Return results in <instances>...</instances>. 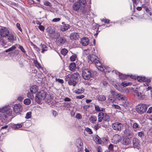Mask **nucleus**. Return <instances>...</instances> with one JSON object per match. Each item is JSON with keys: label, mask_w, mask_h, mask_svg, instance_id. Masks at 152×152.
<instances>
[{"label": "nucleus", "mask_w": 152, "mask_h": 152, "mask_svg": "<svg viewBox=\"0 0 152 152\" xmlns=\"http://www.w3.org/2000/svg\"><path fill=\"white\" fill-rule=\"evenodd\" d=\"M0 35L3 37H7L8 41L10 42H12L15 40L14 35L10 33L9 30L6 27H1L0 29Z\"/></svg>", "instance_id": "f257e3e1"}, {"label": "nucleus", "mask_w": 152, "mask_h": 152, "mask_svg": "<svg viewBox=\"0 0 152 152\" xmlns=\"http://www.w3.org/2000/svg\"><path fill=\"white\" fill-rule=\"evenodd\" d=\"M46 94L45 92L43 90H42L37 93L35 97L36 101L38 103H40L42 100H44L45 99L46 96Z\"/></svg>", "instance_id": "f03ea898"}, {"label": "nucleus", "mask_w": 152, "mask_h": 152, "mask_svg": "<svg viewBox=\"0 0 152 152\" xmlns=\"http://www.w3.org/2000/svg\"><path fill=\"white\" fill-rule=\"evenodd\" d=\"M82 76L85 80H89L91 76V71L88 69H84L83 70Z\"/></svg>", "instance_id": "7ed1b4c3"}, {"label": "nucleus", "mask_w": 152, "mask_h": 152, "mask_svg": "<svg viewBox=\"0 0 152 152\" xmlns=\"http://www.w3.org/2000/svg\"><path fill=\"white\" fill-rule=\"evenodd\" d=\"M147 107L145 104H140L137 106L136 110L139 113L142 114L147 110Z\"/></svg>", "instance_id": "20e7f679"}, {"label": "nucleus", "mask_w": 152, "mask_h": 152, "mask_svg": "<svg viewBox=\"0 0 152 152\" xmlns=\"http://www.w3.org/2000/svg\"><path fill=\"white\" fill-rule=\"evenodd\" d=\"M72 91L73 92L79 94L83 93L84 91V89L80 85L76 86L75 87L72 89Z\"/></svg>", "instance_id": "39448f33"}, {"label": "nucleus", "mask_w": 152, "mask_h": 152, "mask_svg": "<svg viewBox=\"0 0 152 152\" xmlns=\"http://www.w3.org/2000/svg\"><path fill=\"white\" fill-rule=\"evenodd\" d=\"M112 127L115 130L121 131L123 129L124 126L123 124L121 123L116 122L113 124Z\"/></svg>", "instance_id": "423d86ee"}, {"label": "nucleus", "mask_w": 152, "mask_h": 152, "mask_svg": "<svg viewBox=\"0 0 152 152\" xmlns=\"http://www.w3.org/2000/svg\"><path fill=\"white\" fill-rule=\"evenodd\" d=\"M80 76L78 72L72 74L71 73L67 72V78H71L74 80H75Z\"/></svg>", "instance_id": "0eeeda50"}, {"label": "nucleus", "mask_w": 152, "mask_h": 152, "mask_svg": "<svg viewBox=\"0 0 152 152\" xmlns=\"http://www.w3.org/2000/svg\"><path fill=\"white\" fill-rule=\"evenodd\" d=\"M134 95L135 97L139 99H142L145 97V96L144 94L139 92L137 90H135Z\"/></svg>", "instance_id": "6e6552de"}, {"label": "nucleus", "mask_w": 152, "mask_h": 152, "mask_svg": "<svg viewBox=\"0 0 152 152\" xmlns=\"http://www.w3.org/2000/svg\"><path fill=\"white\" fill-rule=\"evenodd\" d=\"M23 107L20 104H15L13 107V110L14 112L16 113H18L22 111Z\"/></svg>", "instance_id": "1a4fd4ad"}, {"label": "nucleus", "mask_w": 152, "mask_h": 152, "mask_svg": "<svg viewBox=\"0 0 152 152\" xmlns=\"http://www.w3.org/2000/svg\"><path fill=\"white\" fill-rule=\"evenodd\" d=\"M116 98L119 101L126 102L127 100L126 96L121 93L116 94Z\"/></svg>", "instance_id": "9d476101"}, {"label": "nucleus", "mask_w": 152, "mask_h": 152, "mask_svg": "<svg viewBox=\"0 0 152 152\" xmlns=\"http://www.w3.org/2000/svg\"><path fill=\"white\" fill-rule=\"evenodd\" d=\"M121 139V137L118 134H116L114 135L112 139V142L115 144L119 142Z\"/></svg>", "instance_id": "9b49d317"}, {"label": "nucleus", "mask_w": 152, "mask_h": 152, "mask_svg": "<svg viewBox=\"0 0 152 152\" xmlns=\"http://www.w3.org/2000/svg\"><path fill=\"white\" fill-rule=\"evenodd\" d=\"M80 43L83 46H87L89 43V40L86 37H83L81 39Z\"/></svg>", "instance_id": "f8f14e48"}, {"label": "nucleus", "mask_w": 152, "mask_h": 152, "mask_svg": "<svg viewBox=\"0 0 152 152\" xmlns=\"http://www.w3.org/2000/svg\"><path fill=\"white\" fill-rule=\"evenodd\" d=\"M124 133L126 136L129 137H132L133 133L131 130L128 129H126L124 131Z\"/></svg>", "instance_id": "ddd939ff"}, {"label": "nucleus", "mask_w": 152, "mask_h": 152, "mask_svg": "<svg viewBox=\"0 0 152 152\" xmlns=\"http://www.w3.org/2000/svg\"><path fill=\"white\" fill-rule=\"evenodd\" d=\"M79 37V36L78 34L75 32L72 33L69 36L70 38L72 40H76Z\"/></svg>", "instance_id": "4468645a"}, {"label": "nucleus", "mask_w": 152, "mask_h": 152, "mask_svg": "<svg viewBox=\"0 0 152 152\" xmlns=\"http://www.w3.org/2000/svg\"><path fill=\"white\" fill-rule=\"evenodd\" d=\"M88 59L90 60L91 62H95L97 59L98 57L96 55L94 54H92L91 55H89L88 57Z\"/></svg>", "instance_id": "2eb2a0df"}, {"label": "nucleus", "mask_w": 152, "mask_h": 152, "mask_svg": "<svg viewBox=\"0 0 152 152\" xmlns=\"http://www.w3.org/2000/svg\"><path fill=\"white\" fill-rule=\"evenodd\" d=\"M23 124V123H21L20 124H13L12 125V128L15 129H17L19 128H21L22 127Z\"/></svg>", "instance_id": "dca6fc26"}, {"label": "nucleus", "mask_w": 152, "mask_h": 152, "mask_svg": "<svg viewBox=\"0 0 152 152\" xmlns=\"http://www.w3.org/2000/svg\"><path fill=\"white\" fill-rule=\"evenodd\" d=\"M30 91L32 94H35L38 90V87L36 85H34L30 88Z\"/></svg>", "instance_id": "f3484780"}, {"label": "nucleus", "mask_w": 152, "mask_h": 152, "mask_svg": "<svg viewBox=\"0 0 152 152\" xmlns=\"http://www.w3.org/2000/svg\"><path fill=\"white\" fill-rule=\"evenodd\" d=\"M113 72L115 73L116 75H118L121 79H125L126 78V76L125 75L121 74L119 72L116 70L113 71Z\"/></svg>", "instance_id": "a211bd4d"}, {"label": "nucleus", "mask_w": 152, "mask_h": 152, "mask_svg": "<svg viewBox=\"0 0 152 152\" xmlns=\"http://www.w3.org/2000/svg\"><path fill=\"white\" fill-rule=\"evenodd\" d=\"M131 142V141L129 138H125L122 141V144L125 145H129Z\"/></svg>", "instance_id": "6ab92c4d"}, {"label": "nucleus", "mask_w": 152, "mask_h": 152, "mask_svg": "<svg viewBox=\"0 0 152 152\" xmlns=\"http://www.w3.org/2000/svg\"><path fill=\"white\" fill-rule=\"evenodd\" d=\"M115 87L119 91L123 93L124 92V90L125 87L122 86H119V85H114Z\"/></svg>", "instance_id": "aec40b11"}, {"label": "nucleus", "mask_w": 152, "mask_h": 152, "mask_svg": "<svg viewBox=\"0 0 152 152\" xmlns=\"http://www.w3.org/2000/svg\"><path fill=\"white\" fill-rule=\"evenodd\" d=\"M94 141L96 144H101V140L100 138L97 135H95L93 137Z\"/></svg>", "instance_id": "412c9836"}, {"label": "nucleus", "mask_w": 152, "mask_h": 152, "mask_svg": "<svg viewBox=\"0 0 152 152\" xmlns=\"http://www.w3.org/2000/svg\"><path fill=\"white\" fill-rule=\"evenodd\" d=\"M89 120L91 123L95 124L97 120V117L94 115H91L89 118Z\"/></svg>", "instance_id": "4be33fe9"}, {"label": "nucleus", "mask_w": 152, "mask_h": 152, "mask_svg": "<svg viewBox=\"0 0 152 152\" xmlns=\"http://www.w3.org/2000/svg\"><path fill=\"white\" fill-rule=\"evenodd\" d=\"M133 143L134 148H137L138 147L139 142L137 139L134 138L133 140Z\"/></svg>", "instance_id": "5701e85b"}, {"label": "nucleus", "mask_w": 152, "mask_h": 152, "mask_svg": "<svg viewBox=\"0 0 152 152\" xmlns=\"http://www.w3.org/2000/svg\"><path fill=\"white\" fill-rule=\"evenodd\" d=\"M69 69L72 71H74L76 69V64L74 63H71L69 66Z\"/></svg>", "instance_id": "b1692460"}, {"label": "nucleus", "mask_w": 152, "mask_h": 152, "mask_svg": "<svg viewBox=\"0 0 152 152\" xmlns=\"http://www.w3.org/2000/svg\"><path fill=\"white\" fill-rule=\"evenodd\" d=\"M104 113L102 112H100L98 115V121L99 122H101L103 120Z\"/></svg>", "instance_id": "393cba45"}, {"label": "nucleus", "mask_w": 152, "mask_h": 152, "mask_svg": "<svg viewBox=\"0 0 152 152\" xmlns=\"http://www.w3.org/2000/svg\"><path fill=\"white\" fill-rule=\"evenodd\" d=\"M40 47L42 48V50L41 53H44L45 51L48 50L47 47L45 44H41L40 45Z\"/></svg>", "instance_id": "a878e982"}, {"label": "nucleus", "mask_w": 152, "mask_h": 152, "mask_svg": "<svg viewBox=\"0 0 152 152\" xmlns=\"http://www.w3.org/2000/svg\"><path fill=\"white\" fill-rule=\"evenodd\" d=\"M73 7L74 10L77 11L79 10L80 7V4L79 3L76 2L73 4Z\"/></svg>", "instance_id": "bb28decb"}, {"label": "nucleus", "mask_w": 152, "mask_h": 152, "mask_svg": "<svg viewBox=\"0 0 152 152\" xmlns=\"http://www.w3.org/2000/svg\"><path fill=\"white\" fill-rule=\"evenodd\" d=\"M76 81L71 78H69L68 81V84L70 86L75 87L76 86Z\"/></svg>", "instance_id": "cd10ccee"}, {"label": "nucleus", "mask_w": 152, "mask_h": 152, "mask_svg": "<svg viewBox=\"0 0 152 152\" xmlns=\"http://www.w3.org/2000/svg\"><path fill=\"white\" fill-rule=\"evenodd\" d=\"M33 63L34 66L39 69H42V68L40 64L38 63L36 60H34Z\"/></svg>", "instance_id": "c85d7f7f"}, {"label": "nucleus", "mask_w": 152, "mask_h": 152, "mask_svg": "<svg viewBox=\"0 0 152 152\" xmlns=\"http://www.w3.org/2000/svg\"><path fill=\"white\" fill-rule=\"evenodd\" d=\"M94 106H95V110L96 111H97L103 112L105 110L104 108H101L99 107L98 105H95Z\"/></svg>", "instance_id": "c756f323"}, {"label": "nucleus", "mask_w": 152, "mask_h": 152, "mask_svg": "<svg viewBox=\"0 0 152 152\" xmlns=\"http://www.w3.org/2000/svg\"><path fill=\"white\" fill-rule=\"evenodd\" d=\"M115 97L112 95H109L108 99V100L110 102H114L115 100Z\"/></svg>", "instance_id": "7c9ffc66"}, {"label": "nucleus", "mask_w": 152, "mask_h": 152, "mask_svg": "<svg viewBox=\"0 0 152 152\" xmlns=\"http://www.w3.org/2000/svg\"><path fill=\"white\" fill-rule=\"evenodd\" d=\"M7 107H8L9 108L7 109V114L9 116H11L12 112V109H11L10 107L9 106H7Z\"/></svg>", "instance_id": "2f4dec72"}, {"label": "nucleus", "mask_w": 152, "mask_h": 152, "mask_svg": "<svg viewBox=\"0 0 152 152\" xmlns=\"http://www.w3.org/2000/svg\"><path fill=\"white\" fill-rule=\"evenodd\" d=\"M110 120L109 116L106 113L104 114L103 120L105 121H108Z\"/></svg>", "instance_id": "473e14b6"}, {"label": "nucleus", "mask_w": 152, "mask_h": 152, "mask_svg": "<svg viewBox=\"0 0 152 152\" xmlns=\"http://www.w3.org/2000/svg\"><path fill=\"white\" fill-rule=\"evenodd\" d=\"M105 96L104 95H99L98 97V99L100 101H104L106 100Z\"/></svg>", "instance_id": "72a5a7b5"}, {"label": "nucleus", "mask_w": 152, "mask_h": 152, "mask_svg": "<svg viewBox=\"0 0 152 152\" xmlns=\"http://www.w3.org/2000/svg\"><path fill=\"white\" fill-rule=\"evenodd\" d=\"M62 25H61V30L62 31H65L66 30V24L64 23L63 22L62 23Z\"/></svg>", "instance_id": "f704fd0d"}, {"label": "nucleus", "mask_w": 152, "mask_h": 152, "mask_svg": "<svg viewBox=\"0 0 152 152\" xmlns=\"http://www.w3.org/2000/svg\"><path fill=\"white\" fill-rule=\"evenodd\" d=\"M79 2L80 5L83 7L86 6V2L85 0H79Z\"/></svg>", "instance_id": "c9c22d12"}, {"label": "nucleus", "mask_w": 152, "mask_h": 152, "mask_svg": "<svg viewBox=\"0 0 152 152\" xmlns=\"http://www.w3.org/2000/svg\"><path fill=\"white\" fill-rule=\"evenodd\" d=\"M8 108L7 106L3 107L2 108L0 109V112L2 113H6L7 111Z\"/></svg>", "instance_id": "e433bc0d"}, {"label": "nucleus", "mask_w": 152, "mask_h": 152, "mask_svg": "<svg viewBox=\"0 0 152 152\" xmlns=\"http://www.w3.org/2000/svg\"><path fill=\"white\" fill-rule=\"evenodd\" d=\"M137 78V80L140 82H143L145 80V77L144 76H138Z\"/></svg>", "instance_id": "4c0bfd02"}, {"label": "nucleus", "mask_w": 152, "mask_h": 152, "mask_svg": "<svg viewBox=\"0 0 152 152\" xmlns=\"http://www.w3.org/2000/svg\"><path fill=\"white\" fill-rule=\"evenodd\" d=\"M133 128L135 130H137V129L139 128V125L136 123H134L133 125Z\"/></svg>", "instance_id": "58836bf2"}, {"label": "nucleus", "mask_w": 152, "mask_h": 152, "mask_svg": "<svg viewBox=\"0 0 152 152\" xmlns=\"http://www.w3.org/2000/svg\"><path fill=\"white\" fill-rule=\"evenodd\" d=\"M31 102L30 100L29 99H25L24 101V103L25 104L27 105L29 104Z\"/></svg>", "instance_id": "ea45409f"}, {"label": "nucleus", "mask_w": 152, "mask_h": 152, "mask_svg": "<svg viewBox=\"0 0 152 152\" xmlns=\"http://www.w3.org/2000/svg\"><path fill=\"white\" fill-rule=\"evenodd\" d=\"M121 84L122 86L125 87L126 86L130 85L131 84V83H127L126 82L124 81L122 82Z\"/></svg>", "instance_id": "a19ab883"}, {"label": "nucleus", "mask_w": 152, "mask_h": 152, "mask_svg": "<svg viewBox=\"0 0 152 152\" xmlns=\"http://www.w3.org/2000/svg\"><path fill=\"white\" fill-rule=\"evenodd\" d=\"M15 48L16 47L15 46H13L8 49L6 50L5 52L7 53L10 52L14 50Z\"/></svg>", "instance_id": "79ce46f5"}, {"label": "nucleus", "mask_w": 152, "mask_h": 152, "mask_svg": "<svg viewBox=\"0 0 152 152\" xmlns=\"http://www.w3.org/2000/svg\"><path fill=\"white\" fill-rule=\"evenodd\" d=\"M115 146V145L110 144L108 147V149L110 151H113L114 150V148Z\"/></svg>", "instance_id": "37998d69"}, {"label": "nucleus", "mask_w": 152, "mask_h": 152, "mask_svg": "<svg viewBox=\"0 0 152 152\" xmlns=\"http://www.w3.org/2000/svg\"><path fill=\"white\" fill-rule=\"evenodd\" d=\"M2 37H1H1H0V43H1V45L4 46L5 45L6 42L3 39Z\"/></svg>", "instance_id": "c03bdc74"}, {"label": "nucleus", "mask_w": 152, "mask_h": 152, "mask_svg": "<svg viewBox=\"0 0 152 152\" xmlns=\"http://www.w3.org/2000/svg\"><path fill=\"white\" fill-rule=\"evenodd\" d=\"M31 112H27L26 114L25 118L26 119H29L31 117Z\"/></svg>", "instance_id": "a18cd8bd"}, {"label": "nucleus", "mask_w": 152, "mask_h": 152, "mask_svg": "<svg viewBox=\"0 0 152 152\" xmlns=\"http://www.w3.org/2000/svg\"><path fill=\"white\" fill-rule=\"evenodd\" d=\"M98 69L101 71H104L105 72V69H106V67L103 66H102V65L99 67H98Z\"/></svg>", "instance_id": "49530a36"}, {"label": "nucleus", "mask_w": 152, "mask_h": 152, "mask_svg": "<svg viewBox=\"0 0 152 152\" xmlns=\"http://www.w3.org/2000/svg\"><path fill=\"white\" fill-rule=\"evenodd\" d=\"M95 63L96 66L97 68L98 67H99L102 66L98 60H96V61L95 62Z\"/></svg>", "instance_id": "de8ad7c7"}, {"label": "nucleus", "mask_w": 152, "mask_h": 152, "mask_svg": "<svg viewBox=\"0 0 152 152\" xmlns=\"http://www.w3.org/2000/svg\"><path fill=\"white\" fill-rule=\"evenodd\" d=\"M61 54L64 56H65L66 54V49L64 48L61 50Z\"/></svg>", "instance_id": "09e8293b"}, {"label": "nucleus", "mask_w": 152, "mask_h": 152, "mask_svg": "<svg viewBox=\"0 0 152 152\" xmlns=\"http://www.w3.org/2000/svg\"><path fill=\"white\" fill-rule=\"evenodd\" d=\"M77 58L76 55H74L71 56L70 58V60L72 61H75Z\"/></svg>", "instance_id": "8fccbe9b"}, {"label": "nucleus", "mask_w": 152, "mask_h": 152, "mask_svg": "<svg viewBox=\"0 0 152 152\" xmlns=\"http://www.w3.org/2000/svg\"><path fill=\"white\" fill-rule=\"evenodd\" d=\"M32 93H27V96L30 99H32L34 98V96L33 95Z\"/></svg>", "instance_id": "3c124183"}, {"label": "nucleus", "mask_w": 152, "mask_h": 152, "mask_svg": "<svg viewBox=\"0 0 152 152\" xmlns=\"http://www.w3.org/2000/svg\"><path fill=\"white\" fill-rule=\"evenodd\" d=\"M85 130L89 134H91L93 133L91 129L90 128H86L85 129Z\"/></svg>", "instance_id": "603ef678"}, {"label": "nucleus", "mask_w": 152, "mask_h": 152, "mask_svg": "<svg viewBox=\"0 0 152 152\" xmlns=\"http://www.w3.org/2000/svg\"><path fill=\"white\" fill-rule=\"evenodd\" d=\"M19 48L21 50L23 53H26V51L25 50L22 46L19 45Z\"/></svg>", "instance_id": "864d4df0"}, {"label": "nucleus", "mask_w": 152, "mask_h": 152, "mask_svg": "<svg viewBox=\"0 0 152 152\" xmlns=\"http://www.w3.org/2000/svg\"><path fill=\"white\" fill-rule=\"evenodd\" d=\"M151 80L149 79H147L145 80V82L146 83L145 84H144V85L145 86H148V84L149 83H150L151 82Z\"/></svg>", "instance_id": "5fc2aeb1"}, {"label": "nucleus", "mask_w": 152, "mask_h": 152, "mask_svg": "<svg viewBox=\"0 0 152 152\" xmlns=\"http://www.w3.org/2000/svg\"><path fill=\"white\" fill-rule=\"evenodd\" d=\"M58 41L61 44H63L65 42V39H64L63 38H61L58 40Z\"/></svg>", "instance_id": "6e6d98bb"}, {"label": "nucleus", "mask_w": 152, "mask_h": 152, "mask_svg": "<svg viewBox=\"0 0 152 152\" xmlns=\"http://www.w3.org/2000/svg\"><path fill=\"white\" fill-rule=\"evenodd\" d=\"M130 91V89L129 88H127L125 87L124 89V92L123 93H128Z\"/></svg>", "instance_id": "4d7b16f0"}, {"label": "nucleus", "mask_w": 152, "mask_h": 152, "mask_svg": "<svg viewBox=\"0 0 152 152\" xmlns=\"http://www.w3.org/2000/svg\"><path fill=\"white\" fill-rule=\"evenodd\" d=\"M8 116L9 115H6L5 114H4L3 115V118L6 121H9V120L8 119Z\"/></svg>", "instance_id": "13d9d810"}, {"label": "nucleus", "mask_w": 152, "mask_h": 152, "mask_svg": "<svg viewBox=\"0 0 152 152\" xmlns=\"http://www.w3.org/2000/svg\"><path fill=\"white\" fill-rule=\"evenodd\" d=\"M112 107L114 108H115V109H120V107L118 105H116V104H113L112 105Z\"/></svg>", "instance_id": "bf43d9fd"}, {"label": "nucleus", "mask_w": 152, "mask_h": 152, "mask_svg": "<svg viewBox=\"0 0 152 152\" xmlns=\"http://www.w3.org/2000/svg\"><path fill=\"white\" fill-rule=\"evenodd\" d=\"M111 94H112V96H115L116 97V94H118V93H117L115 91H113V90H111L110 91Z\"/></svg>", "instance_id": "052dcab7"}, {"label": "nucleus", "mask_w": 152, "mask_h": 152, "mask_svg": "<svg viewBox=\"0 0 152 152\" xmlns=\"http://www.w3.org/2000/svg\"><path fill=\"white\" fill-rule=\"evenodd\" d=\"M112 71L113 72V71H112V69L109 67H107L105 69V72H109Z\"/></svg>", "instance_id": "680f3d73"}, {"label": "nucleus", "mask_w": 152, "mask_h": 152, "mask_svg": "<svg viewBox=\"0 0 152 152\" xmlns=\"http://www.w3.org/2000/svg\"><path fill=\"white\" fill-rule=\"evenodd\" d=\"M61 19L60 18H56L53 19V20H52V21L53 22H56L59 21Z\"/></svg>", "instance_id": "e2e57ef3"}, {"label": "nucleus", "mask_w": 152, "mask_h": 152, "mask_svg": "<svg viewBox=\"0 0 152 152\" xmlns=\"http://www.w3.org/2000/svg\"><path fill=\"white\" fill-rule=\"evenodd\" d=\"M76 118L78 119H81L82 118V116L80 114L77 113L76 115Z\"/></svg>", "instance_id": "0e129e2a"}, {"label": "nucleus", "mask_w": 152, "mask_h": 152, "mask_svg": "<svg viewBox=\"0 0 152 152\" xmlns=\"http://www.w3.org/2000/svg\"><path fill=\"white\" fill-rule=\"evenodd\" d=\"M93 128H94V129L96 131L97 130H98L99 128V125L98 124H95L94 126L93 127Z\"/></svg>", "instance_id": "69168bd1"}, {"label": "nucleus", "mask_w": 152, "mask_h": 152, "mask_svg": "<svg viewBox=\"0 0 152 152\" xmlns=\"http://www.w3.org/2000/svg\"><path fill=\"white\" fill-rule=\"evenodd\" d=\"M39 29L41 31H43L44 30V27L42 25H40L39 26Z\"/></svg>", "instance_id": "338daca9"}, {"label": "nucleus", "mask_w": 152, "mask_h": 152, "mask_svg": "<svg viewBox=\"0 0 152 152\" xmlns=\"http://www.w3.org/2000/svg\"><path fill=\"white\" fill-rule=\"evenodd\" d=\"M152 113V107H149L147 111V113Z\"/></svg>", "instance_id": "774afa93"}]
</instances>
